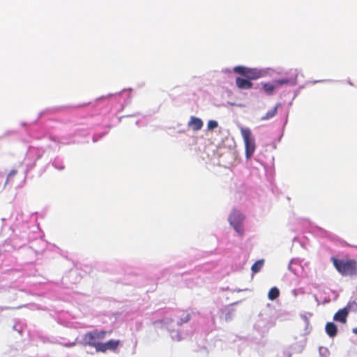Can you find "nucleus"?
Returning a JSON list of instances; mask_svg holds the SVG:
<instances>
[{
	"instance_id": "f3484780",
	"label": "nucleus",
	"mask_w": 357,
	"mask_h": 357,
	"mask_svg": "<svg viewBox=\"0 0 357 357\" xmlns=\"http://www.w3.org/2000/svg\"><path fill=\"white\" fill-rule=\"evenodd\" d=\"M218 122L216 121H214V120H210L208 122V128L209 130H213L214 128H216L218 127Z\"/></svg>"
},
{
	"instance_id": "f8f14e48",
	"label": "nucleus",
	"mask_w": 357,
	"mask_h": 357,
	"mask_svg": "<svg viewBox=\"0 0 357 357\" xmlns=\"http://www.w3.org/2000/svg\"><path fill=\"white\" fill-rule=\"evenodd\" d=\"M277 87V86L275 85V84H270V83H263L262 84V88L264 89V91H265V93L268 95H271L274 90H275V88Z\"/></svg>"
},
{
	"instance_id": "6ab92c4d",
	"label": "nucleus",
	"mask_w": 357,
	"mask_h": 357,
	"mask_svg": "<svg viewBox=\"0 0 357 357\" xmlns=\"http://www.w3.org/2000/svg\"><path fill=\"white\" fill-rule=\"evenodd\" d=\"M17 174V171L16 170H11L10 172V173L8 174V178H7V180H6V183L8 182V179L10 177L15 175Z\"/></svg>"
},
{
	"instance_id": "a211bd4d",
	"label": "nucleus",
	"mask_w": 357,
	"mask_h": 357,
	"mask_svg": "<svg viewBox=\"0 0 357 357\" xmlns=\"http://www.w3.org/2000/svg\"><path fill=\"white\" fill-rule=\"evenodd\" d=\"M89 105V102H84L82 104H80V105H76V106H73L72 108L76 109V108H79V107H86V106H87Z\"/></svg>"
},
{
	"instance_id": "f257e3e1",
	"label": "nucleus",
	"mask_w": 357,
	"mask_h": 357,
	"mask_svg": "<svg viewBox=\"0 0 357 357\" xmlns=\"http://www.w3.org/2000/svg\"><path fill=\"white\" fill-rule=\"evenodd\" d=\"M336 270L343 276H353L357 275V261L354 259H339L335 257L331 259Z\"/></svg>"
},
{
	"instance_id": "aec40b11",
	"label": "nucleus",
	"mask_w": 357,
	"mask_h": 357,
	"mask_svg": "<svg viewBox=\"0 0 357 357\" xmlns=\"http://www.w3.org/2000/svg\"><path fill=\"white\" fill-rule=\"evenodd\" d=\"M352 332L354 333V334H356L357 335V327L356 328H354L352 329Z\"/></svg>"
},
{
	"instance_id": "ddd939ff",
	"label": "nucleus",
	"mask_w": 357,
	"mask_h": 357,
	"mask_svg": "<svg viewBox=\"0 0 357 357\" xmlns=\"http://www.w3.org/2000/svg\"><path fill=\"white\" fill-rule=\"evenodd\" d=\"M280 296V291L277 287H272L268 294L269 300L273 301Z\"/></svg>"
},
{
	"instance_id": "423d86ee",
	"label": "nucleus",
	"mask_w": 357,
	"mask_h": 357,
	"mask_svg": "<svg viewBox=\"0 0 357 357\" xmlns=\"http://www.w3.org/2000/svg\"><path fill=\"white\" fill-rule=\"evenodd\" d=\"M243 217L242 216V215L236 211H232V213L230 214L229 217V221L230 224L235 228V229L238 232H241L240 223L243 221Z\"/></svg>"
},
{
	"instance_id": "dca6fc26",
	"label": "nucleus",
	"mask_w": 357,
	"mask_h": 357,
	"mask_svg": "<svg viewBox=\"0 0 357 357\" xmlns=\"http://www.w3.org/2000/svg\"><path fill=\"white\" fill-rule=\"evenodd\" d=\"M191 319V316L189 313H187L184 315L183 317H181L177 322L178 325H182L185 323H187L190 321Z\"/></svg>"
},
{
	"instance_id": "20e7f679",
	"label": "nucleus",
	"mask_w": 357,
	"mask_h": 357,
	"mask_svg": "<svg viewBox=\"0 0 357 357\" xmlns=\"http://www.w3.org/2000/svg\"><path fill=\"white\" fill-rule=\"evenodd\" d=\"M107 332L105 331H93L86 333L84 337V341L85 343L92 347H94L97 351L98 347V344H100L102 342H98L99 340H103L105 337Z\"/></svg>"
},
{
	"instance_id": "9b49d317",
	"label": "nucleus",
	"mask_w": 357,
	"mask_h": 357,
	"mask_svg": "<svg viewBox=\"0 0 357 357\" xmlns=\"http://www.w3.org/2000/svg\"><path fill=\"white\" fill-rule=\"evenodd\" d=\"M275 84L277 86L284 85V84H292L295 85L296 84V76L294 78H282L276 79L274 81Z\"/></svg>"
},
{
	"instance_id": "6e6552de",
	"label": "nucleus",
	"mask_w": 357,
	"mask_h": 357,
	"mask_svg": "<svg viewBox=\"0 0 357 357\" xmlns=\"http://www.w3.org/2000/svg\"><path fill=\"white\" fill-rule=\"evenodd\" d=\"M236 84L239 89H250L252 87L253 84L248 79L241 77L236 78Z\"/></svg>"
},
{
	"instance_id": "4468645a",
	"label": "nucleus",
	"mask_w": 357,
	"mask_h": 357,
	"mask_svg": "<svg viewBox=\"0 0 357 357\" xmlns=\"http://www.w3.org/2000/svg\"><path fill=\"white\" fill-rule=\"evenodd\" d=\"M278 111V107H274L272 109L268 111L266 114L261 117V120H268L275 116Z\"/></svg>"
},
{
	"instance_id": "2eb2a0df",
	"label": "nucleus",
	"mask_w": 357,
	"mask_h": 357,
	"mask_svg": "<svg viewBox=\"0 0 357 357\" xmlns=\"http://www.w3.org/2000/svg\"><path fill=\"white\" fill-rule=\"evenodd\" d=\"M264 264V260H258L252 266V271L253 273L259 272Z\"/></svg>"
},
{
	"instance_id": "39448f33",
	"label": "nucleus",
	"mask_w": 357,
	"mask_h": 357,
	"mask_svg": "<svg viewBox=\"0 0 357 357\" xmlns=\"http://www.w3.org/2000/svg\"><path fill=\"white\" fill-rule=\"evenodd\" d=\"M120 344L119 340H109L108 342L98 344V352H106L108 350L115 351Z\"/></svg>"
},
{
	"instance_id": "9d476101",
	"label": "nucleus",
	"mask_w": 357,
	"mask_h": 357,
	"mask_svg": "<svg viewBox=\"0 0 357 357\" xmlns=\"http://www.w3.org/2000/svg\"><path fill=\"white\" fill-rule=\"evenodd\" d=\"M326 332L331 337H335L337 333V328L333 322H328L326 325Z\"/></svg>"
},
{
	"instance_id": "7ed1b4c3",
	"label": "nucleus",
	"mask_w": 357,
	"mask_h": 357,
	"mask_svg": "<svg viewBox=\"0 0 357 357\" xmlns=\"http://www.w3.org/2000/svg\"><path fill=\"white\" fill-rule=\"evenodd\" d=\"M233 71L238 73L249 80H255L261 77L264 75L263 72L257 68H248L243 66H238L233 68Z\"/></svg>"
},
{
	"instance_id": "1a4fd4ad",
	"label": "nucleus",
	"mask_w": 357,
	"mask_h": 357,
	"mask_svg": "<svg viewBox=\"0 0 357 357\" xmlns=\"http://www.w3.org/2000/svg\"><path fill=\"white\" fill-rule=\"evenodd\" d=\"M188 126L193 130L197 131L201 130L203 127V121L199 118L191 116L188 122Z\"/></svg>"
},
{
	"instance_id": "0eeeda50",
	"label": "nucleus",
	"mask_w": 357,
	"mask_h": 357,
	"mask_svg": "<svg viewBox=\"0 0 357 357\" xmlns=\"http://www.w3.org/2000/svg\"><path fill=\"white\" fill-rule=\"evenodd\" d=\"M349 311L347 307H344L342 309L339 310L333 317V319L336 321H340L341 323L345 324L347 321V317L348 316Z\"/></svg>"
},
{
	"instance_id": "f03ea898",
	"label": "nucleus",
	"mask_w": 357,
	"mask_h": 357,
	"mask_svg": "<svg viewBox=\"0 0 357 357\" xmlns=\"http://www.w3.org/2000/svg\"><path fill=\"white\" fill-rule=\"evenodd\" d=\"M241 133L245 143L246 157L250 158L255 151L256 145L255 139L250 129L248 128H241Z\"/></svg>"
}]
</instances>
